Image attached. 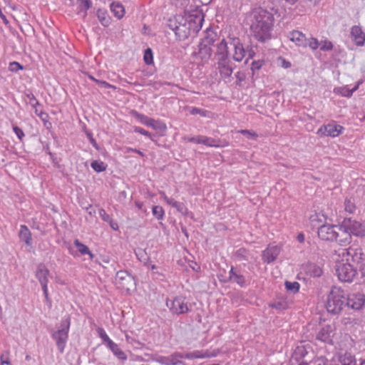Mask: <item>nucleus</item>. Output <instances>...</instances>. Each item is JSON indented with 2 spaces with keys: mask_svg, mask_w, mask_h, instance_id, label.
I'll return each instance as SVG.
<instances>
[{
  "mask_svg": "<svg viewBox=\"0 0 365 365\" xmlns=\"http://www.w3.org/2000/svg\"><path fill=\"white\" fill-rule=\"evenodd\" d=\"M351 36L356 46H361L365 42V34L359 26H354L351 29Z\"/></svg>",
  "mask_w": 365,
  "mask_h": 365,
  "instance_id": "23",
  "label": "nucleus"
},
{
  "mask_svg": "<svg viewBox=\"0 0 365 365\" xmlns=\"http://www.w3.org/2000/svg\"><path fill=\"white\" fill-rule=\"evenodd\" d=\"M212 49L210 46H207L205 44L200 43L198 46V51L195 52L194 55L201 60V62L207 63L211 58L212 55Z\"/></svg>",
  "mask_w": 365,
  "mask_h": 365,
  "instance_id": "20",
  "label": "nucleus"
},
{
  "mask_svg": "<svg viewBox=\"0 0 365 365\" xmlns=\"http://www.w3.org/2000/svg\"><path fill=\"white\" fill-rule=\"evenodd\" d=\"M219 354V351L218 350H214L211 353H208V351H205L204 353H202V355H203V359L204 358H210V357H215L216 356L217 354Z\"/></svg>",
  "mask_w": 365,
  "mask_h": 365,
  "instance_id": "61",
  "label": "nucleus"
},
{
  "mask_svg": "<svg viewBox=\"0 0 365 365\" xmlns=\"http://www.w3.org/2000/svg\"><path fill=\"white\" fill-rule=\"evenodd\" d=\"M164 199L168 205L176 208L177 210L182 214H186L187 212V209L185 206L184 203L178 202L173 198H169L167 196H165Z\"/></svg>",
  "mask_w": 365,
  "mask_h": 365,
  "instance_id": "29",
  "label": "nucleus"
},
{
  "mask_svg": "<svg viewBox=\"0 0 365 365\" xmlns=\"http://www.w3.org/2000/svg\"><path fill=\"white\" fill-rule=\"evenodd\" d=\"M19 238L24 242L26 245H31L32 243L31 233L26 225H21L19 233Z\"/></svg>",
  "mask_w": 365,
  "mask_h": 365,
  "instance_id": "27",
  "label": "nucleus"
},
{
  "mask_svg": "<svg viewBox=\"0 0 365 365\" xmlns=\"http://www.w3.org/2000/svg\"><path fill=\"white\" fill-rule=\"evenodd\" d=\"M234 257L239 261L248 260L249 251L244 248H240L234 252Z\"/></svg>",
  "mask_w": 365,
  "mask_h": 365,
  "instance_id": "33",
  "label": "nucleus"
},
{
  "mask_svg": "<svg viewBox=\"0 0 365 365\" xmlns=\"http://www.w3.org/2000/svg\"><path fill=\"white\" fill-rule=\"evenodd\" d=\"M269 307L282 311L288 309L289 303L285 299H279L271 303Z\"/></svg>",
  "mask_w": 365,
  "mask_h": 365,
  "instance_id": "34",
  "label": "nucleus"
},
{
  "mask_svg": "<svg viewBox=\"0 0 365 365\" xmlns=\"http://www.w3.org/2000/svg\"><path fill=\"white\" fill-rule=\"evenodd\" d=\"M91 168L96 172L100 173L106 170V165L103 162H99L98 160H93L91 164Z\"/></svg>",
  "mask_w": 365,
  "mask_h": 365,
  "instance_id": "38",
  "label": "nucleus"
},
{
  "mask_svg": "<svg viewBox=\"0 0 365 365\" xmlns=\"http://www.w3.org/2000/svg\"><path fill=\"white\" fill-rule=\"evenodd\" d=\"M115 283L118 288L126 291L135 287V278L125 270H120L115 275Z\"/></svg>",
  "mask_w": 365,
  "mask_h": 365,
  "instance_id": "7",
  "label": "nucleus"
},
{
  "mask_svg": "<svg viewBox=\"0 0 365 365\" xmlns=\"http://www.w3.org/2000/svg\"><path fill=\"white\" fill-rule=\"evenodd\" d=\"M343 130L344 128L339 125L329 123L321 127L318 133L321 132L326 136L336 137L342 133Z\"/></svg>",
  "mask_w": 365,
  "mask_h": 365,
  "instance_id": "18",
  "label": "nucleus"
},
{
  "mask_svg": "<svg viewBox=\"0 0 365 365\" xmlns=\"http://www.w3.org/2000/svg\"><path fill=\"white\" fill-rule=\"evenodd\" d=\"M245 51H246V56H247L245 63H247V61L249 59H251V58H254V56H255V52L252 49V47L250 48L249 46H247L246 48Z\"/></svg>",
  "mask_w": 365,
  "mask_h": 365,
  "instance_id": "56",
  "label": "nucleus"
},
{
  "mask_svg": "<svg viewBox=\"0 0 365 365\" xmlns=\"http://www.w3.org/2000/svg\"><path fill=\"white\" fill-rule=\"evenodd\" d=\"M96 83H98V85L101 87V88H112L113 89H115V86L108 83V82L105 81H101V80H98V81H96Z\"/></svg>",
  "mask_w": 365,
  "mask_h": 365,
  "instance_id": "58",
  "label": "nucleus"
},
{
  "mask_svg": "<svg viewBox=\"0 0 365 365\" xmlns=\"http://www.w3.org/2000/svg\"><path fill=\"white\" fill-rule=\"evenodd\" d=\"M133 115L140 120L142 123L152 127L155 130L165 128V125L160 121L155 120L153 118H149L143 114H140L137 111H133Z\"/></svg>",
  "mask_w": 365,
  "mask_h": 365,
  "instance_id": "17",
  "label": "nucleus"
},
{
  "mask_svg": "<svg viewBox=\"0 0 365 365\" xmlns=\"http://www.w3.org/2000/svg\"><path fill=\"white\" fill-rule=\"evenodd\" d=\"M97 16L99 21L103 26H108L110 24V18L105 11H102L101 9H98L97 11Z\"/></svg>",
  "mask_w": 365,
  "mask_h": 365,
  "instance_id": "32",
  "label": "nucleus"
},
{
  "mask_svg": "<svg viewBox=\"0 0 365 365\" xmlns=\"http://www.w3.org/2000/svg\"><path fill=\"white\" fill-rule=\"evenodd\" d=\"M180 359H183V354L178 351L173 352L168 356L156 354L153 358L155 361L163 365H178L182 364L183 362L180 360Z\"/></svg>",
  "mask_w": 365,
  "mask_h": 365,
  "instance_id": "12",
  "label": "nucleus"
},
{
  "mask_svg": "<svg viewBox=\"0 0 365 365\" xmlns=\"http://www.w3.org/2000/svg\"><path fill=\"white\" fill-rule=\"evenodd\" d=\"M49 274L50 272L44 264L40 263L37 265L35 276L41 286L47 285Z\"/></svg>",
  "mask_w": 365,
  "mask_h": 365,
  "instance_id": "21",
  "label": "nucleus"
},
{
  "mask_svg": "<svg viewBox=\"0 0 365 365\" xmlns=\"http://www.w3.org/2000/svg\"><path fill=\"white\" fill-rule=\"evenodd\" d=\"M70 325V317L64 318L61 320L58 329L52 334V337L56 341L57 348L61 353H63L64 351L65 345L68 338Z\"/></svg>",
  "mask_w": 365,
  "mask_h": 365,
  "instance_id": "4",
  "label": "nucleus"
},
{
  "mask_svg": "<svg viewBox=\"0 0 365 365\" xmlns=\"http://www.w3.org/2000/svg\"><path fill=\"white\" fill-rule=\"evenodd\" d=\"M144 61L147 65H150L153 62V51L151 48H148L144 53Z\"/></svg>",
  "mask_w": 365,
  "mask_h": 365,
  "instance_id": "44",
  "label": "nucleus"
},
{
  "mask_svg": "<svg viewBox=\"0 0 365 365\" xmlns=\"http://www.w3.org/2000/svg\"><path fill=\"white\" fill-rule=\"evenodd\" d=\"M153 215L158 219L162 220L164 216V210L161 206L155 205L152 208Z\"/></svg>",
  "mask_w": 365,
  "mask_h": 365,
  "instance_id": "39",
  "label": "nucleus"
},
{
  "mask_svg": "<svg viewBox=\"0 0 365 365\" xmlns=\"http://www.w3.org/2000/svg\"><path fill=\"white\" fill-rule=\"evenodd\" d=\"M183 359H203L202 351H195L193 352H189L183 354Z\"/></svg>",
  "mask_w": 365,
  "mask_h": 365,
  "instance_id": "40",
  "label": "nucleus"
},
{
  "mask_svg": "<svg viewBox=\"0 0 365 365\" xmlns=\"http://www.w3.org/2000/svg\"><path fill=\"white\" fill-rule=\"evenodd\" d=\"M345 230H347L351 237H365V225L359 221L351 217H345L342 221Z\"/></svg>",
  "mask_w": 365,
  "mask_h": 365,
  "instance_id": "6",
  "label": "nucleus"
},
{
  "mask_svg": "<svg viewBox=\"0 0 365 365\" xmlns=\"http://www.w3.org/2000/svg\"><path fill=\"white\" fill-rule=\"evenodd\" d=\"M344 207L345 210L349 213H352L356 208L354 203L350 199L345 200Z\"/></svg>",
  "mask_w": 365,
  "mask_h": 365,
  "instance_id": "48",
  "label": "nucleus"
},
{
  "mask_svg": "<svg viewBox=\"0 0 365 365\" xmlns=\"http://www.w3.org/2000/svg\"><path fill=\"white\" fill-rule=\"evenodd\" d=\"M99 215L102 218V220L105 222H108L110 220L111 217L110 216L106 213V210L104 209H100L99 210Z\"/></svg>",
  "mask_w": 365,
  "mask_h": 365,
  "instance_id": "57",
  "label": "nucleus"
},
{
  "mask_svg": "<svg viewBox=\"0 0 365 365\" xmlns=\"http://www.w3.org/2000/svg\"><path fill=\"white\" fill-rule=\"evenodd\" d=\"M166 305L173 314L178 315L187 313L190 311L185 298L182 296L176 297L171 301L167 299Z\"/></svg>",
  "mask_w": 365,
  "mask_h": 365,
  "instance_id": "8",
  "label": "nucleus"
},
{
  "mask_svg": "<svg viewBox=\"0 0 365 365\" xmlns=\"http://www.w3.org/2000/svg\"><path fill=\"white\" fill-rule=\"evenodd\" d=\"M345 307L344 290L340 287H332L327 297L325 303L327 311L333 315H339Z\"/></svg>",
  "mask_w": 365,
  "mask_h": 365,
  "instance_id": "3",
  "label": "nucleus"
},
{
  "mask_svg": "<svg viewBox=\"0 0 365 365\" xmlns=\"http://www.w3.org/2000/svg\"><path fill=\"white\" fill-rule=\"evenodd\" d=\"M336 225H323L318 229V236L320 239L325 241H334V235Z\"/></svg>",
  "mask_w": 365,
  "mask_h": 365,
  "instance_id": "15",
  "label": "nucleus"
},
{
  "mask_svg": "<svg viewBox=\"0 0 365 365\" xmlns=\"http://www.w3.org/2000/svg\"><path fill=\"white\" fill-rule=\"evenodd\" d=\"M264 64V61H255L252 63L251 69L253 72L259 70Z\"/></svg>",
  "mask_w": 365,
  "mask_h": 365,
  "instance_id": "53",
  "label": "nucleus"
},
{
  "mask_svg": "<svg viewBox=\"0 0 365 365\" xmlns=\"http://www.w3.org/2000/svg\"><path fill=\"white\" fill-rule=\"evenodd\" d=\"M279 61L282 63V66L284 68H288L291 67V63L289 61H286L284 58H279Z\"/></svg>",
  "mask_w": 365,
  "mask_h": 365,
  "instance_id": "63",
  "label": "nucleus"
},
{
  "mask_svg": "<svg viewBox=\"0 0 365 365\" xmlns=\"http://www.w3.org/2000/svg\"><path fill=\"white\" fill-rule=\"evenodd\" d=\"M229 280L232 281L240 287H244L246 284V280L245 277L240 274L239 271H237L234 267H231V269L229 272Z\"/></svg>",
  "mask_w": 365,
  "mask_h": 365,
  "instance_id": "25",
  "label": "nucleus"
},
{
  "mask_svg": "<svg viewBox=\"0 0 365 365\" xmlns=\"http://www.w3.org/2000/svg\"><path fill=\"white\" fill-rule=\"evenodd\" d=\"M280 253V247L275 245L268 247L262 252V258L264 262L268 264L273 262Z\"/></svg>",
  "mask_w": 365,
  "mask_h": 365,
  "instance_id": "19",
  "label": "nucleus"
},
{
  "mask_svg": "<svg viewBox=\"0 0 365 365\" xmlns=\"http://www.w3.org/2000/svg\"><path fill=\"white\" fill-rule=\"evenodd\" d=\"M214 142L213 139L204 137V136H198L196 143L198 144H203L209 146H212V143Z\"/></svg>",
  "mask_w": 365,
  "mask_h": 365,
  "instance_id": "47",
  "label": "nucleus"
},
{
  "mask_svg": "<svg viewBox=\"0 0 365 365\" xmlns=\"http://www.w3.org/2000/svg\"><path fill=\"white\" fill-rule=\"evenodd\" d=\"M342 222L339 225H336L334 241L341 245H346L351 242V237L349 232L344 230Z\"/></svg>",
  "mask_w": 365,
  "mask_h": 365,
  "instance_id": "14",
  "label": "nucleus"
},
{
  "mask_svg": "<svg viewBox=\"0 0 365 365\" xmlns=\"http://www.w3.org/2000/svg\"><path fill=\"white\" fill-rule=\"evenodd\" d=\"M284 285H285L286 289L288 291H290L291 292H292L294 294L299 292V287H300L299 284L297 282L286 281L284 282Z\"/></svg>",
  "mask_w": 365,
  "mask_h": 365,
  "instance_id": "35",
  "label": "nucleus"
},
{
  "mask_svg": "<svg viewBox=\"0 0 365 365\" xmlns=\"http://www.w3.org/2000/svg\"><path fill=\"white\" fill-rule=\"evenodd\" d=\"M41 287H42V290L43 292V294H44L46 301L48 304L49 307H51V300L48 297L47 285L41 286Z\"/></svg>",
  "mask_w": 365,
  "mask_h": 365,
  "instance_id": "59",
  "label": "nucleus"
},
{
  "mask_svg": "<svg viewBox=\"0 0 365 365\" xmlns=\"http://www.w3.org/2000/svg\"><path fill=\"white\" fill-rule=\"evenodd\" d=\"M346 255V262H352L357 264H361L365 260V252L362 248L353 245L344 250Z\"/></svg>",
  "mask_w": 365,
  "mask_h": 365,
  "instance_id": "9",
  "label": "nucleus"
},
{
  "mask_svg": "<svg viewBox=\"0 0 365 365\" xmlns=\"http://www.w3.org/2000/svg\"><path fill=\"white\" fill-rule=\"evenodd\" d=\"M98 333L104 343L110 339L102 328L98 329Z\"/></svg>",
  "mask_w": 365,
  "mask_h": 365,
  "instance_id": "60",
  "label": "nucleus"
},
{
  "mask_svg": "<svg viewBox=\"0 0 365 365\" xmlns=\"http://www.w3.org/2000/svg\"><path fill=\"white\" fill-rule=\"evenodd\" d=\"M77 1L79 4L80 11H84L86 16L87 14L86 11L92 6L91 0H77Z\"/></svg>",
  "mask_w": 365,
  "mask_h": 365,
  "instance_id": "41",
  "label": "nucleus"
},
{
  "mask_svg": "<svg viewBox=\"0 0 365 365\" xmlns=\"http://www.w3.org/2000/svg\"><path fill=\"white\" fill-rule=\"evenodd\" d=\"M320 49L324 51H328L333 49V44L330 41L325 40L319 42Z\"/></svg>",
  "mask_w": 365,
  "mask_h": 365,
  "instance_id": "46",
  "label": "nucleus"
},
{
  "mask_svg": "<svg viewBox=\"0 0 365 365\" xmlns=\"http://www.w3.org/2000/svg\"><path fill=\"white\" fill-rule=\"evenodd\" d=\"M240 132L242 134L247 135V138L256 139L257 138V134L254 131H251V130H241Z\"/></svg>",
  "mask_w": 365,
  "mask_h": 365,
  "instance_id": "54",
  "label": "nucleus"
},
{
  "mask_svg": "<svg viewBox=\"0 0 365 365\" xmlns=\"http://www.w3.org/2000/svg\"><path fill=\"white\" fill-rule=\"evenodd\" d=\"M235 77H236V78L237 79V81H238L239 82H241V81H244V80H245V74H244L243 73H242V72H240V71H239V72H237V73L235 74Z\"/></svg>",
  "mask_w": 365,
  "mask_h": 365,
  "instance_id": "64",
  "label": "nucleus"
},
{
  "mask_svg": "<svg viewBox=\"0 0 365 365\" xmlns=\"http://www.w3.org/2000/svg\"><path fill=\"white\" fill-rule=\"evenodd\" d=\"M217 68L222 78L230 77L233 72V66L230 58L218 59Z\"/></svg>",
  "mask_w": 365,
  "mask_h": 365,
  "instance_id": "16",
  "label": "nucleus"
},
{
  "mask_svg": "<svg viewBox=\"0 0 365 365\" xmlns=\"http://www.w3.org/2000/svg\"><path fill=\"white\" fill-rule=\"evenodd\" d=\"M288 38L297 46L307 47V38L301 31L294 30L289 34Z\"/></svg>",
  "mask_w": 365,
  "mask_h": 365,
  "instance_id": "22",
  "label": "nucleus"
},
{
  "mask_svg": "<svg viewBox=\"0 0 365 365\" xmlns=\"http://www.w3.org/2000/svg\"><path fill=\"white\" fill-rule=\"evenodd\" d=\"M336 272L339 279L344 282H352L357 274L356 267L348 262L337 264Z\"/></svg>",
  "mask_w": 365,
  "mask_h": 365,
  "instance_id": "5",
  "label": "nucleus"
},
{
  "mask_svg": "<svg viewBox=\"0 0 365 365\" xmlns=\"http://www.w3.org/2000/svg\"><path fill=\"white\" fill-rule=\"evenodd\" d=\"M24 68L23 66L16 61H13L9 63V70L12 72H17Z\"/></svg>",
  "mask_w": 365,
  "mask_h": 365,
  "instance_id": "51",
  "label": "nucleus"
},
{
  "mask_svg": "<svg viewBox=\"0 0 365 365\" xmlns=\"http://www.w3.org/2000/svg\"><path fill=\"white\" fill-rule=\"evenodd\" d=\"M336 327L334 324H326L321 327L316 336V339L322 342L333 344L332 338L335 335Z\"/></svg>",
  "mask_w": 365,
  "mask_h": 365,
  "instance_id": "11",
  "label": "nucleus"
},
{
  "mask_svg": "<svg viewBox=\"0 0 365 365\" xmlns=\"http://www.w3.org/2000/svg\"><path fill=\"white\" fill-rule=\"evenodd\" d=\"M346 307L354 310H359L365 305V294L361 292L353 293L349 295L345 294Z\"/></svg>",
  "mask_w": 365,
  "mask_h": 365,
  "instance_id": "10",
  "label": "nucleus"
},
{
  "mask_svg": "<svg viewBox=\"0 0 365 365\" xmlns=\"http://www.w3.org/2000/svg\"><path fill=\"white\" fill-rule=\"evenodd\" d=\"M1 365H11L9 359V352L5 351L0 356Z\"/></svg>",
  "mask_w": 365,
  "mask_h": 365,
  "instance_id": "50",
  "label": "nucleus"
},
{
  "mask_svg": "<svg viewBox=\"0 0 365 365\" xmlns=\"http://www.w3.org/2000/svg\"><path fill=\"white\" fill-rule=\"evenodd\" d=\"M334 92L347 98H350L352 96L350 89L346 86L335 88Z\"/></svg>",
  "mask_w": 365,
  "mask_h": 365,
  "instance_id": "36",
  "label": "nucleus"
},
{
  "mask_svg": "<svg viewBox=\"0 0 365 365\" xmlns=\"http://www.w3.org/2000/svg\"><path fill=\"white\" fill-rule=\"evenodd\" d=\"M204 21L200 13L186 16L176 15L169 19L168 26L175 32L179 41H184L190 36H195L201 29Z\"/></svg>",
  "mask_w": 365,
  "mask_h": 365,
  "instance_id": "1",
  "label": "nucleus"
},
{
  "mask_svg": "<svg viewBox=\"0 0 365 365\" xmlns=\"http://www.w3.org/2000/svg\"><path fill=\"white\" fill-rule=\"evenodd\" d=\"M113 354L117 356L119 359L125 360L127 359V356L124 351H123L118 344L115 346L113 349H111Z\"/></svg>",
  "mask_w": 365,
  "mask_h": 365,
  "instance_id": "43",
  "label": "nucleus"
},
{
  "mask_svg": "<svg viewBox=\"0 0 365 365\" xmlns=\"http://www.w3.org/2000/svg\"><path fill=\"white\" fill-rule=\"evenodd\" d=\"M25 95L29 99V103L33 108H36V106L39 105L38 101L31 92L26 93Z\"/></svg>",
  "mask_w": 365,
  "mask_h": 365,
  "instance_id": "49",
  "label": "nucleus"
},
{
  "mask_svg": "<svg viewBox=\"0 0 365 365\" xmlns=\"http://www.w3.org/2000/svg\"><path fill=\"white\" fill-rule=\"evenodd\" d=\"M219 39L218 35L217 33L214 32L212 30H207L206 35L203 38L202 42L200 43L205 44L207 46L211 47L213 46L215 43Z\"/></svg>",
  "mask_w": 365,
  "mask_h": 365,
  "instance_id": "28",
  "label": "nucleus"
},
{
  "mask_svg": "<svg viewBox=\"0 0 365 365\" xmlns=\"http://www.w3.org/2000/svg\"><path fill=\"white\" fill-rule=\"evenodd\" d=\"M230 44L234 48V53L232 58L238 62H240L246 57V48L243 46L241 40L238 37L230 38Z\"/></svg>",
  "mask_w": 365,
  "mask_h": 365,
  "instance_id": "13",
  "label": "nucleus"
},
{
  "mask_svg": "<svg viewBox=\"0 0 365 365\" xmlns=\"http://www.w3.org/2000/svg\"><path fill=\"white\" fill-rule=\"evenodd\" d=\"M304 270L307 275L312 277H319L323 273L320 266L309 262L304 265Z\"/></svg>",
  "mask_w": 365,
  "mask_h": 365,
  "instance_id": "24",
  "label": "nucleus"
},
{
  "mask_svg": "<svg viewBox=\"0 0 365 365\" xmlns=\"http://www.w3.org/2000/svg\"><path fill=\"white\" fill-rule=\"evenodd\" d=\"M110 11L113 14V15L118 18V19L123 17L125 14V9L124 6L119 2H113L110 4Z\"/></svg>",
  "mask_w": 365,
  "mask_h": 365,
  "instance_id": "30",
  "label": "nucleus"
},
{
  "mask_svg": "<svg viewBox=\"0 0 365 365\" xmlns=\"http://www.w3.org/2000/svg\"><path fill=\"white\" fill-rule=\"evenodd\" d=\"M134 131L135 133H140V134H142L143 135H145V136L150 138L151 140H153L151 133H149L148 131L144 130L143 128H142L140 127H135L134 128Z\"/></svg>",
  "mask_w": 365,
  "mask_h": 365,
  "instance_id": "55",
  "label": "nucleus"
},
{
  "mask_svg": "<svg viewBox=\"0 0 365 365\" xmlns=\"http://www.w3.org/2000/svg\"><path fill=\"white\" fill-rule=\"evenodd\" d=\"M73 244L82 255H86L89 252V248L84 244L81 243L78 240H75Z\"/></svg>",
  "mask_w": 365,
  "mask_h": 365,
  "instance_id": "37",
  "label": "nucleus"
},
{
  "mask_svg": "<svg viewBox=\"0 0 365 365\" xmlns=\"http://www.w3.org/2000/svg\"><path fill=\"white\" fill-rule=\"evenodd\" d=\"M13 130L16 133V135H17L18 138L21 141H22V140H23V138H24V137L25 135L24 131L22 130V129H21L17 125H13Z\"/></svg>",
  "mask_w": 365,
  "mask_h": 365,
  "instance_id": "52",
  "label": "nucleus"
},
{
  "mask_svg": "<svg viewBox=\"0 0 365 365\" xmlns=\"http://www.w3.org/2000/svg\"><path fill=\"white\" fill-rule=\"evenodd\" d=\"M307 351L304 346H297L294 350V355L297 360L304 358L307 354Z\"/></svg>",
  "mask_w": 365,
  "mask_h": 365,
  "instance_id": "42",
  "label": "nucleus"
},
{
  "mask_svg": "<svg viewBox=\"0 0 365 365\" xmlns=\"http://www.w3.org/2000/svg\"><path fill=\"white\" fill-rule=\"evenodd\" d=\"M339 361L341 365H356V359L351 353L346 352L341 354Z\"/></svg>",
  "mask_w": 365,
  "mask_h": 365,
  "instance_id": "31",
  "label": "nucleus"
},
{
  "mask_svg": "<svg viewBox=\"0 0 365 365\" xmlns=\"http://www.w3.org/2000/svg\"><path fill=\"white\" fill-rule=\"evenodd\" d=\"M250 19V31L255 39L262 43L271 39L274 21L271 12L259 7L252 10Z\"/></svg>",
  "mask_w": 365,
  "mask_h": 365,
  "instance_id": "2",
  "label": "nucleus"
},
{
  "mask_svg": "<svg viewBox=\"0 0 365 365\" xmlns=\"http://www.w3.org/2000/svg\"><path fill=\"white\" fill-rule=\"evenodd\" d=\"M215 55L217 57V60L229 58L227 42L224 38L217 44V51Z\"/></svg>",
  "mask_w": 365,
  "mask_h": 365,
  "instance_id": "26",
  "label": "nucleus"
},
{
  "mask_svg": "<svg viewBox=\"0 0 365 365\" xmlns=\"http://www.w3.org/2000/svg\"><path fill=\"white\" fill-rule=\"evenodd\" d=\"M88 138L89 139L90 143L93 145V147H95L96 149H98V144L96 141V140L93 138V135L91 133H86Z\"/></svg>",
  "mask_w": 365,
  "mask_h": 365,
  "instance_id": "62",
  "label": "nucleus"
},
{
  "mask_svg": "<svg viewBox=\"0 0 365 365\" xmlns=\"http://www.w3.org/2000/svg\"><path fill=\"white\" fill-rule=\"evenodd\" d=\"M307 46H309L311 49L316 50L319 48L320 43L316 38L312 37L310 38H307Z\"/></svg>",
  "mask_w": 365,
  "mask_h": 365,
  "instance_id": "45",
  "label": "nucleus"
}]
</instances>
